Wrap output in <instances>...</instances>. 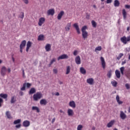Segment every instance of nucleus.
<instances>
[{"instance_id":"1","label":"nucleus","mask_w":130,"mask_h":130,"mask_svg":"<svg viewBox=\"0 0 130 130\" xmlns=\"http://www.w3.org/2000/svg\"><path fill=\"white\" fill-rule=\"evenodd\" d=\"M43 97V94L41 92H37L33 95V100L34 101L37 102L41 99Z\"/></svg>"},{"instance_id":"2","label":"nucleus","mask_w":130,"mask_h":130,"mask_svg":"<svg viewBox=\"0 0 130 130\" xmlns=\"http://www.w3.org/2000/svg\"><path fill=\"white\" fill-rule=\"evenodd\" d=\"M87 29V26H84L82 27L81 31L82 33V37L84 39H86L88 38V32L86 30Z\"/></svg>"},{"instance_id":"3","label":"nucleus","mask_w":130,"mask_h":130,"mask_svg":"<svg viewBox=\"0 0 130 130\" xmlns=\"http://www.w3.org/2000/svg\"><path fill=\"white\" fill-rule=\"evenodd\" d=\"M120 41L124 45H126L128 42H130V36H123L120 38Z\"/></svg>"},{"instance_id":"4","label":"nucleus","mask_w":130,"mask_h":130,"mask_svg":"<svg viewBox=\"0 0 130 130\" xmlns=\"http://www.w3.org/2000/svg\"><path fill=\"white\" fill-rule=\"evenodd\" d=\"M26 44V40H23L21 42L19 48H20V52L21 53H23V50L25 47Z\"/></svg>"},{"instance_id":"5","label":"nucleus","mask_w":130,"mask_h":130,"mask_svg":"<svg viewBox=\"0 0 130 130\" xmlns=\"http://www.w3.org/2000/svg\"><path fill=\"white\" fill-rule=\"evenodd\" d=\"M7 68L6 67L3 66L1 69V74L3 77H5L6 75Z\"/></svg>"},{"instance_id":"6","label":"nucleus","mask_w":130,"mask_h":130,"mask_svg":"<svg viewBox=\"0 0 130 130\" xmlns=\"http://www.w3.org/2000/svg\"><path fill=\"white\" fill-rule=\"evenodd\" d=\"M101 61L103 69L105 70V68H106V62L103 57H101Z\"/></svg>"},{"instance_id":"7","label":"nucleus","mask_w":130,"mask_h":130,"mask_svg":"<svg viewBox=\"0 0 130 130\" xmlns=\"http://www.w3.org/2000/svg\"><path fill=\"white\" fill-rule=\"evenodd\" d=\"M47 14L48 16H54L55 14V10L54 9H51L47 11Z\"/></svg>"},{"instance_id":"8","label":"nucleus","mask_w":130,"mask_h":130,"mask_svg":"<svg viewBox=\"0 0 130 130\" xmlns=\"http://www.w3.org/2000/svg\"><path fill=\"white\" fill-rule=\"evenodd\" d=\"M45 21H46V19L44 17H41L39 19V22H38L39 26H42V25L44 24Z\"/></svg>"},{"instance_id":"9","label":"nucleus","mask_w":130,"mask_h":130,"mask_svg":"<svg viewBox=\"0 0 130 130\" xmlns=\"http://www.w3.org/2000/svg\"><path fill=\"white\" fill-rule=\"evenodd\" d=\"M68 58H69V56L67 54H62L59 56L57 58V60L59 61L61 59L62 60V59H68Z\"/></svg>"},{"instance_id":"10","label":"nucleus","mask_w":130,"mask_h":130,"mask_svg":"<svg viewBox=\"0 0 130 130\" xmlns=\"http://www.w3.org/2000/svg\"><path fill=\"white\" fill-rule=\"evenodd\" d=\"M30 125V122L29 120H24L22 123V125L23 127H27Z\"/></svg>"},{"instance_id":"11","label":"nucleus","mask_w":130,"mask_h":130,"mask_svg":"<svg viewBox=\"0 0 130 130\" xmlns=\"http://www.w3.org/2000/svg\"><path fill=\"white\" fill-rule=\"evenodd\" d=\"M126 117H127L126 115L123 111H121L120 112V118L122 120L125 119Z\"/></svg>"},{"instance_id":"12","label":"nucleus","mask_w":130,"mask_h":130,"mask_svg":"<svg viewBox=\"0 0 130 130\" xmlns=\"http://www.w3.org/2000/svg\"><path fill=\"white\" fill-rule=\"evenodd\" d=\"M75 61L77 65L81 64V57H80V56H77L75 59Z\"/></svg>"},{"instance_id":"13","label":"nucleus","mask_w":130,"mask_h":130,"mask_svg":"<svg viewBox=\"0 0 130 130\" xmlns=\"http://www.w3.org/2000/svg\"><path fill=\"white\" fill-rule=\"evenodd\" d=\"M32 46V42L30 41H28L26 44V51L28 52L29 49Z\"/></svg>"},{"instance_id":"14","label":"nucleus","mask_w":130,"mask_h":130,"mask_svg":"<svg viewBox=\"0 0 130 130\" xmlns=\"http://www.w3.org/2000/svg\"><path fill=\"white\" fill-rule=\"evenodd\" d=\"M114 123H115V120L113 119L111 120L107 125V126L108 128H110L111 127H112V126H113V125H114Z\"/></svg>"},{"instance_id":"15","label":"nucleus","mask_w":130,"mask_h":130,"mask_svg":"<svg viewBox=\"0 0 130 130\" xmlns=\"http://www.w3.org/2000/svg\"><path fill=\"white\" fill-rule=\"evenodd\" d=\"M86 82L88 84L92 85L94 84V79L92 78H88L86 80Z\"/></svg>"},{"instance_id":"16","label":"nucleus","mask_w":130,"mask_h":130,"mask_svg":"<svg viewBox=\"0 0 130 130\" xmlns=\"http://www.w3.org/2000/svg\"><path fill=\"white\" fill-rule=\"evenodd\" d=\"M73 27H74V28H75L78 34H81V31H80V28L79 27V25H78L77 23L74 24Z\"/></svg>"},{"instance_id":"17","label":"nucleus","mask_w":130,"mask_h":130,"mask_svg":"<svg viewBox=\"0 0 130 130\" xmlns=\"http://www.w3.org/2000/svg\"><path fill=\"white\" fill-rule=\"evenodd\" d=\"M69 105L72 108H75L76 107V104L74 101H72L69 102Z\"/></svg>"},{"instance_id":"18","label":"nucleus","mask_w":130,"mask_h":130,"mask_svg":"<svg viewBox=\"0 0 130 130\" xmlns=\"http://www.w3.org/2000/svg\"><path fill=\"white\" fill-rule=\"evenodd\" d=\"M63 15H64V12L63 11H60V13L58 14L57 19L60 20L61 19H62Z\"/></svg>"},{"instance_id":"19","label":"nucleus","mask_w":130,"mask_h":130,"mask_svg":"<svg viewBox=\"0 0 130 130\" xmlns=\"http://www.w3.org/2000/svg\"><path fill=\"white\" fill-rule=\"evenodd\" d=\"M51 49V46L50 44H47L45 46V50L46 52L50 51Z\"/></svg>"},{"instance_id":"20","label":"nucleus","mask_w":130,"mask_h":130,"mask_svg":"<svg viewBox=\"0 0 130 130\" xmlns=\"http://www.w3.org/2000/svg\"><path fill=\"white\" fill-rule=\"evenodd\" d=\"M68 114L69 116H72L74 115V111L71 109H69L68 110Z\"/></svg>"},{"instance_id":"21","label":"nucleus","mask_w":130,"mask_h":130,"mask_svg":"<svg viewBox=\"0 0 130 130\" xmlns=\"http://www.w3.org/2000/svg\"><path fill=\"white\" fill-rule=\"evenodd\" d=\"M6 115L8 119H11L13 118L12 116L11 115L10 112L9 111H6Z\"/></svg>"},{"instance_id":"22","label":"nucleus","mask_w":130,"mask_h":130,"mask_svg":"<svg viewBox=\"0 0 130 130\" xmlns=\"http://www.w3.org/2000/svg\"><path fill=\"white\" fill-rule=\"evenodd\" d=\"M71 27V23H69L67 24V25L65 27V30L66 31H70Z\"/></svg>"},{"instance_id":"23","label":"nucleus","mask_w":130,"mask_h":130,"mask_svg":"<svg viewBox=\"0 0 130 130\" xmlns=\"http://www.w3.org/2000/svg\"><path fill=\"white\" fill-rule=\"evenodd\" d=\"M116 100L117 101V103L119 104V105H121L123 104V102L121 101H120V98L119 96L118 95H116Z\"/></svg>"},{"instance_id":"24","label":"nucleus","mask_w":130,"mask_h":130,"mask_svg":"<svg viewBox=\"0 0 130 130\" xmlns=\"http://www.w3.org/2000/svg\"><path fill=\"white\" fill-rule=\"evenodd\" d=\"M80 72L82 74V75H86V70L83 68V67H81L80 68Z\"/></svg>"},{"instance_id":"25","label":"nucleus","mask_w":130,"mask_h":130,"mask_svg":"<svg viewBox=\"0 0 130 130\" xmlns=\"http://www.w3.org/2000/svg\"><path fill=\"white\" fill-rule=\"evenodd\" d=\"M44 39H45L44 35H40L38 36V40L39 41H44Z\"/></svg>"},{"instance_id":"26","label":"nucleus","mask_w":130,"mask_h":130,"mask_svg":"<svg viewBox=\"0 0 130 130\" xmlns=\"http://www.w3.org/2000/svg\"><path fill=\"white\" fill-rule=\"evenodd\" d=\"M32 111H36L37 113H40V109L37 106H32L31 108Z\"/></svg>"},{"instance_id":"27","label":"nucleus","mask_w":130,"mask_h":130,"mask_svg":"<svg viewBox=\"0 0 130 130\" xmlns=\"http://www.w3.org/2000/svg\"><path fill=\"white\" fill-rule=\"evenodd\" d=\"M122 14L124 20H125V19H126L127 13L125 9H122Z\"/></svg>"},{"instance_id":"28","label":"nucleus","mask_w":130,"mask_h":130,"mask_svg":"<svg viewBox=\"0 0 130 130\" xmlns=\"http://www.w3.org/2000/svg\"><path fill=\"white\" fill-rule=\"evenodd\" d=\"M36 92V90L35 88H31L29 91V94H33Z\"/></svg>"},{"instance_id":"29","label":"nucleus","mask_w":130,"mask_h":130,"mask_svg":"<svg viewBox=\"0 0 130 130\" xmlns=\"http://www.w3.org/2000/svg\"><path fill=\"white\" fill-rule=\"evenodd\" d=\"M40 103L41 105H46L47 104V102L46 99L41 100Z\"/></svg>"},{"instance_id":"30","label":"nucleus","mask_w":130,"mask_h":130,"mask_svg":"<svg viewBox=\"0 0 130 130\" xmlns=\"http://www.w3.org/2000/svg\"><path fill=\"white\" fill-rule=\"evenodd\" d=\"M115 75H116V76L117 78L120 79V72L118 71V70H116L115 71Z\"/></svg>"},{"instance_id":"31","label":"nucleus","mask_w":130,"mask_h":130,"mask_svg":"<svg viewBox=\"0 0 130 130\" xmlns=\"http://www.w3.org/2000/svg\"><path fill=\"white\" fill-rule=\"evenodd\" d=\"M114 7H119L120 3L118 0H115L114 2Z\"/></svg>"},{"instance_id":"32","label":"nucleus","mask_w":130,"mask_h":130,"mask_svg":"<svg viewBox=\"0 0 130 130\" xmlns=\"http://www.w3.org/2000/svg\"><path fill=\"white\" fill-rule=\"evenodd\" d=\"M21 122V120L20 119H18L16 120H14L13 123L14 124H20Z\"/></svg>"},{"instance_id":"33","label":"nucleus","mask_w":130,"mask_h":130,"mask_svg":"<svg viewBox=\"0 0 130 130\" xmlns=\"http://www.w3.org/2000/svg\"><path fill=\"white\" fill-rule=\"evenodd\" d=\"M16 102V99L15 96H12L11 100V104H14V103H15Z\"/></svg>"},{"instance_id":"34","label":"nucleus","mask_w":130,"mask_h":130,"mask_svg":"<svg viewBox=\"0 0 130 130\" xmlns=\"http://www.w3.org/2000/svg\"><path fill=\"white\" fill-rule=\"evenodd\" d=\"M0 97L6 99L8 98V95L7 94L1 93Z\"/></svg>"},{"instance_id":"35","label":"nucleus","mask_w":130,"mask_h":130,"mask_svg":"<svg viewBox=\"0 0 130 130\" xmlns=\"http://www.w3.org/2000/svg\"><path fill=\"white\" fill-rule=\"evenodd\" d=\"M71 72V67L68 66L67 67V72H66V75H69Z\"/></svg>"},{"instance_id":"36","label":"nucleus","mask_w":130,"mask_h":130,"mask_svg":"<svg viewBox=\"0 0 130 130\" xmlns=\"http://www.w3.org/2000/svg\"><path fill=\"white\" fill-rule=\"evenodd\" d=\"M112 85H113V86L116 87V86H117V82H116V81L114 80L113 81L111 82Z\"/></svg>"},{"instance_id":"37","label":"nucleus","mask_w":130,"mask_h":130,"mask_svg":"<svg viewBox=\"0 0 130 130\" xmlns=\"http://www.w3.org/2000/svg\"><path fill=\"white\" fill-rule=\"evenodd\" d=\"M55 62H56V59L54 58L51 60L49 63V67H51Z\"/></svg>"},{"instance_id":"38","label":"nucleus","mask_w":130,"mask_h":130,"mask_svg":"<svg viewBox=\"0 0 130 130\" xmlns=\"http://www.w3.org/2000/svg\"><path fill=\"white\" fill-rule=\"evenodd\" d=\"M112 71L110 70L107 74V76L109 78H111V76L112 75Z\"/></svg>"},{"instance_id":"39","label":"nucleus","mask_w":130,"mask_h":130,"mask_svg":"<svg viewBox=\"0 0 130 130\" xmlns=\"http://www.w3.org/2000/svg\"><path fill=\"white\" fill-rule=\"evenodd\" d=\"M91 24L92 27H94V28H96V26H97V23H96V22H95V21L92 20Z\"/></svg>"},{"instance_id":"40","label":"nucleus","mask_w":130,"mask_h":130,"mask_svg":"<svg viewBox=\"0 0 130 130\" xmlns=\"http://www.w3.org/2000/svg\"><path fill=\"white\" fill-rule=\"evenodd\" d=\"M101 50H102V47L101 46L96 47L95 49V51H101Z\"/></svg>"},{"instance_id":"41","label":"nucleus","mask_w":130,"mask_h":130,"mask_svg":"<svg viewBox=\"0 0 130 130\" xmlns=\"http://www.w3.org/2000/svg\"><path fill=\"white\" fill-rule=\"evenodd\" d=\"M26 83H25L23 84V86L22 88H21V91H24L25 90V88H26Z\"/></svg>"},{"instance_id":"42","label":"nucleus","mask_w":130,"mask_h":130,"mask_svg":"<svg viewBox=\"0 0 130 130\" xmlns=\"http://www.w3.org/2000/svg\"><path fill=\"white\" fill-rule=\"evenodd\" d=\"M123 56V54L120 53L119 55L117 57V59L118 60H119L120 58Z\"/></svg>"},{"instance_id":"43","label":"nucleus","mask_w":130,"mask_h":130,"mask_svg":"<svg viewBox=\"0 0 130 130\" xmlns=\"http://www.w3.org/2000/svg\"><path fill=\"white\" fill-rule=\"evenodd\" d=\"M83 129V125L82 124H79L77 126V130H82Z\"/></svg>"},{"instance_id":"44","label":"nucleus","mask_w":130,"mask_h":130,"mask_svg":"<svg viewBox=\"0 0 130 130\" xmlns=\"http://www.w3.org/2000/svg\"><path fill=\"white\" fill-rule=\"evenodd\" d=\"M120 70L121 74L123 75L124 74L123 72L124 71V68L123 67H122L120 68Z\"/></svg>"},{"instance_id":"45","label":"nucleus","mask_w":130,"mask_h":130,"mask_svg":"<svg viewBox=\"0 0 130 130\" xmlns=\"http://www.w3.org/2000/svg\"><path fill=\"white\" fill-rule=\"evenodd\" d=\"M21 15L19 16V18H21V19H24V13L21 12Z\"/></svg>"},{"instance_id":"46","label":"nucleus","mask_w":130,"mask_h":130,"mask_svg":"<svg viewBox=\"0 0 130 130\" xmlns=\"http://www.w3.org/2000/svg\"><path fill=\"white\" fill-rule=\"evenodd\" d=\"M3 103H4L3 99L2 98H0V108L2 107Z\"/></svg>"},{"instance_id":"47","label":"nucleus","mask_w":130,"mask_h":130,"mask_svg":"<svg viewBox=\"0 0 130 130\" xmlns=\"http://www.w3.org/2000/svg\"><path fill=\"white\" fill-rule=\"evenodd\" d=\"M31 86V84L29 83H26V86L27 88H29Z\"/></svg>"},{"instance_id":"48","label":"nucleus","mask_w":130,"mask_h":130,"mask_svg":"<svg viewBox=\"0 0 130 130\" xmlns=\"http://www.w3.org/2000/svg\"><path fill=\"white\" fill-rule=\"evenodd\" d=\"M21 124H18L15 125V127L16 128H21Z\"/></svg>"},{"instance_id":"49","label":"nucleus","mask_w":130,"mask_h":130,"mask_svg":"<svg viewBox=\"0 0 130 130\" xmlns=\"http://www.w3.org/2000/svg\"><path fill=\"white\" fill-rule=\"evenodd\" d=\"M53 72L55 74H57L58 73V70L56 69H53Z\"/></svg>"},{"instance_id":"50","label":"nucleus","mask_w":130,"mask_h":130,"mask_svg":"<svg viewBox=\"0 0 130 130\" xmlns=\"http://www.w3.org/2000/svg\"><path fill=\"white\" fill-rule=\"evenodd\" d=\"M23 2L25 5H28L29 4L28 0H23Z\"/></svg>"},{"instance_id":"51","label":"nucleus","mask_w":130,"mask_h":130,"mask_svg":"<svg viewBox=\"0 0 130 130\" xmlns=\"http://www.w3.org/2000/svg\"><path fill=\"white\" fill-rule=\"evenodd\" d=\"M73 55L74 56H77L78 55V51L77 50H75L73 52Z\"/></svg>"},{"instance_id":"52","label":"nucleus","mask_w":130,"mask_h":130,"mask_svg":"<svg viewBox=\"0 0 130 130\" xmlns=\"http://www.w3.org/2000/svg\"><path fill=\"white\" fill-rule=\"evenodd\" d=\"M125 87L126 88V89H127V90H128V89H129V88H130L129 85V84L126 83V84H125Z\"/></svg>"},{"instance_id":"53","label":"nucleus","mask_w":130,"mask_h":130,"mask_svg":"<svg viewBox=\"0 0 130 130\" xmlns=\"http://www.w3.org/2000/svg\"><path fill=\"white\" fill-rule=\"evenodd\" d=\"M126 62V59H125L124 61H122L121 62V66H123L124 64H125Z\"/></svg>"},{"instance_id":"54","label":"nucleus","mask_w":130,"mask_h":130,"mask_svg":"<svg viewBox=\"0 0 130 130\" xmlns=\"http://www.w3.org/2000/svg\"><path fill=\"white\" fill-rule=\"evenodd\" d=\"M112 0H107V4H111Z\"/></svg>"},{"instance_id":"55","label":"nucleus","mask_w":130,"mask_h":130,"mask_svg":"<svg viewBox=\"0 0 130 130\" xmlns=\"http://www.w3.org/2000/svg\"><path fill=\"white\" fill-rule=\"evenodd\" d=\"M125 9H129L130 6L128 5H125Z\"/></svg>"},{"instance_id":"56","label":"nucleus","mask_w":130,"mask_h":130,"mask_svg":"<svg viewBox=\"0 0 130 130\" xmlns=\"http://www.w3.org/2000/svg\"><path fill=\"white\" fill-rule=\"evenodd\" d=\"M19 94L20 96H23L24 95V92L23 91H20Z\"/></svg>"},{"instance_id":"57","label":"nucleus","mask_w":130,"mask_h":130,"mask_svg":"<svg viewBox=\"0 0 130 130\" xmlns=\"http://www.w3.org/2000/svg\"><path fill=\"white\" fill-rule=\"evenodd\" d=\"M55 118H54L52 119L51 123L52 124H53L55 122Z\"/></svg>"},{"instance_id":"58","label":"nucleus","mask_w":130,"mask_h":130,"mask_svg":"<svg viewBox=\"0 0 130 130\" xmlns=\"http://www.w3.org/2000/svg\"><path fill=\"white\" fill-rule=\"evenodd\" d=\"M55 95L56 96H59L60 95L59 92H56Z\"/></svg>"},{"instance_id":"59","label":"nucleus","mask_w":130,"mask_h":130,"mask_svg":"<svg viewBox=\"0 0 130 130\" xmlns=\"http://www.w3.org/2000/svg\"><path fill=\"white\" fill-rule=\"evenodd\" d=\"M59 112L61 113H63V114L65 113V112L64 111H63L62 110H59Z\"/></svg>"},{"instance_id":"60","label":"nucleus","mask_w":130,"mask_h":130,"mask_svg":"<svg viewBox=\"0 0 130 130\" xmlns=\"http://www.w3.org/2000/svg\"><path fill=\"white\" fill-rule=\"evenodd\" d=\"M58 83L59 84V85H62L63 84V82L60 81L58 82Z\"/></svg>"},{"instance_id":"61","label":"nucleus","mask_w":130,"mask_h":130,"mask_svg":"<svg viewBox=\"0 0 130 130\" xmlns=\"http://www.w3.org/2000/svg\"><path fill=\"white\" fill-rule=\"evenodd\" d=\"M22 73H23V77H25V72H24V70H22Z\"/></svg>"},{"instance_id":"62","label":"nucleus","mask_w":130,"mask_h":130,"mask_svg":"<svg viewBox=\"0 0 130 130\" xmlns=\"http://www.w3.org/2000/svg\"><path fill=\"white\" fill-rule=\"evenodd\" d=\"M8 72L9 73H11V70L10 68H8Z\"/></svg>"},{"instance_id":"63","label":"nucleus","mask_w":130,"mask_h":130,"mask_svg":"<svg viewBox=\"0 0 130 130\" xmlns=\"http://www.w3.org/2000/svg\"><path fill=\"white\" fill-rule=\"evenodd\" d=\"M86 19H87L88 20H89V19H90V15H88L86 16Z\"/></svg>"},{"instance_id":"64","label":"nucleus","mask_w":130,"mask_h":130,"mask_svg":"<svg viewBox=\"0 0 130 130\" xmlns=\"http://www.w3.org/2000/svg\"><path fill=\"white\" fill-rule=\"evenodd\" d=\"M92 130H95V126H93V127H92Z\"/></svg>"}]
</instances>
